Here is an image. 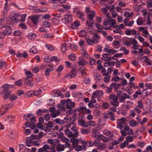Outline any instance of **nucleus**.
<instances>
[{
  "label": "nucleus",
  "mask_w": 152,
  "mask_h": 152,
  "mask_svg": "<svg viewBox=\"0 0 152 152\" xmlns=\"http://www.w3.org/2000/svg\"><path fill=\"white\" fill-rule=\"evenodd\" d=\"M14 87L12 85L5 84L2 86L1 87L3 88L2 94H4V98L5 99L8 98L11 94V91L9 90L10 88Z\"/></svg>",
  "instance_id": "obj_1"
},
{
  "label": "nucleus",
  "mask_w": 152,
  "mask_h": 152,
  "mask_svg": "<svg viewBox=\"0 0 152 152\" xmlns=\"http://www.w3.org/2000/svg\"><path fill=\"white\" fill-rule=\"evenodd\" d=\"M116 23V20L115 19H111L105 20L103 22V25L104 26L102 28L105 30H111L113 29L112 26Z\"/></svg>",
  "instance_id": "obj_2"
},
{
  "label": "nucleus",
  "mask_w": 152,
  "mask_h": 152,
  "mask_svg": "<svg viewBox=\"0 0 152 152\" xmlns=\"http://www.w3.org/2000/svg\"><path fill=\"white\" fill-rule=\"evenodd\" d=\"M118 99L117 96L114 94H111L109 97V101L110 104L115 107H117L119 105Z\"/></svg>",
  "instance_id": "obj_3"
},
{
  "label": "nucleus",
  "mask_w": 152,
  "mask_h": 152,
  "mask_svg": "<svg viewBox=\"0 0 152 152\" xmlns=\"http://www.w3.org/2000/svg\"><path fill=\"white\" fill-rule=\"evenodd\" d=\"M95 15V13L94 11H92L87 14V17L88 20L86 22V24L88 26L91 27L94 21V18Z\"/></svg>",
  "instance_id": "obj_4"
},
{
  "label": "nucleus",
  "mask_w": 152,
  "mask_h": 152,
  "mask_svg": "<svg viewBox=\"0 0 152 152\" xmlns=\"http://www.w3.org/2000/svg\"><path fill=\"white\" fill-rule=\"evenodd\" d=\"M38 152H56L55 149L52 147H50L47 145H44L42 148H39Z\"/></svg>",
  "instance_id": "obj_5"
},
{
  "label": "nucleus",
  "mask_w": 152,
  "mask_h": 152,
  "mask_svg": "<svg viewBox=\"0 0 152 152\" xmlns=\"http://www.w3.org/2000/svg\"><path fill=\"white\" fill-rule=\"evenodd\" d=\"M126 119L124 117H123L117 120V126L120 130H122L124 127L126 125Z\"/></svg>",
  "instance_id": "obj_6"
},
{
  "label": "nucleus",
  "mask_w": 152,
  "mask_h": 152,
  "mask_svg": "<svg viewBox=\"0 0 152 152\" xmlns=\"http://www.w3.org/2000/svg\"><path fill=\"white\" fill-rule=\"evenodd\" d=\"M120 132L122 136H125L127 135L132 134L134 131L132 129H130L129 126L126 125L124 127V129L121 131Z\"/></svg>",
  "instance_id": "obj_7"
},
{
  "label": "nucleus",
  "mask_w": 152,
  "mask_h": 152,
  "mask_svg": "<svg viewBox=\"0 0 152 152\" xmlns=\"http://www.w3.org/2000/svg\"><path fill=\"white\" fill-rule=\"evenodd\" d=\"M53 146L56 148L58 152L64 151L65 148L64 145L61 144L60 141L58 140L54 142Z\"/></svg>",
  "instance_id": "obj_8"
},
{
  "label": "nucleus",
  "mask_w": 152,
  "mask_h": 152,
  "mask_svg": "<svg viewBox=\"0 0 152 152\" xmlns=\"http://www.w3.org/2000/svg\"><path fill=\"white\" fill-rule=\"evenodd\" d=\"M133 45L131 47V48L134 50L138 49L139 52L142 53L143 52V49L142 48L138 49L139 45H137L138 42L134 39H133Z\"/></svg>",
  "instance_id": "obj_9"
},
{
  "label": "nucleus",
  "mask_w": 152,
  "mask_h": 152,
  "mask_svg": "<svg viewBox=\"0 0 152 152\" xmlns=\"http://www.w3.org/2000/svg\"><path fill=\"white\" fill-rule=\"evenodd\" d=\"M66 106L67 109H70L74 107L75 106V102H72L71 99H68L66 100Z\"/></svg>",
  "instance_id": "obj_10"
},
{
  "label": "nucleus",
  "mask_w": 152,
  "mask_h": 152,
  "mask_svg": "<svg viewBox=\"0 0 152 152\" xmlns=\"http://www.w3.org/2000/svg\"><path fill=\"white\" fill-rule=\"evenodd\" d=\"M31 76H28L24 78V83L30 87H32L34 85V83L32 80L30 79Z\"/></svg>",
  "instance_id": "obj_11"
},
{
  "label": "nucleus",
  "mask_w": 152,
  "mask_h": 152,
  "mask_svg": "<svg viewBox=\"0 0 152 152\" xmlns=\"http://www.w3.org/2000/svg\"><path fill=\"white\" fill-rule=\"evenodd\" d=\"M63 20L65 23H70L72 20V16L69 15H66L64 16Z\"/></svg>",
  "instance_id": "obj_12"
},
{
  "label": "nucleus",
  "mask_w": 152,
  "mask_h": 152,
  "mask_svg": "<svg viewBox=\"0 0 152 152\" xmlns=\"http://www.w3.org/2000/svg\"><path fill=\"white\" fill-rule=\"evenodd\" d=\"M7 26L5 27L6 28L3 31L5 35H10L12 32V30L10 25L8 24H7Z\"/></svg>",
  "instance_id": "obj_13"
},
{
  "label": "nucleus",
  "mask_w": 152,
  "mask_h": 152,
  "mask_svg": "<svg viewBox=\"0 0 152 152\" xmlns=\"http://www.w3.org/2000/svg\"><path fill=\"white\" fill-rule=\"evenodd\" d=\"M126 98L130 99L131 97L126 93H124L119 97V101L121 102H123Z\"/></svg>",
  "instance_id": "obj_14"
},
{
  "label": "nucleus",
  "mask_w": 152,
  "mask_h": 152,
  "mask_svg": "<svg viewBox=\"0 0 152 152\" xmlns=\"http://www.w3.org/2000/svg\"><path fill=\"white\" fill-rule=\"evenodd\" d=\"M137 32L134 29H133L131 30L130 29H127L125 32V34L127 35H136Z\"/></svg>",
  "instance_id": "obj_15"
},
{
  "label": "nucleus",
  "mask_w": 152,
  "mask_h": 152,
  "mask_svg": "<svg viewBox=\"0 0 152 152\" xmlns=\"http://www.w3.org/2000/svg\"><path fill=\"white\" fill-rule=\"evenodd\" d=\"M78 125L83 127H87L88 126V124L83 119H79L78 121Z\"/></svg>",
  "instance_id": "obj_16"
},
{
  "label": "nucleus",
  "mask_w": 152,
  "mask_h": 152,
  "mask_svg": "<svg viewBox=\"0 0 152 152\" xmlns=\"http://www.w3.org/2000/svg\"><path fill=\"white\" fill-rule=\"evenodd\" d=\"M78 64L79 66H84L87 64V63L84 60V58L82 57H79L78 58Z\"/></svg>",
  "instance_id": "obj_17"
},
{
  "label": "nucleus",
  "mask_w": 152,
  "mask_h": 152,
  "mask_svg": "<svg viewBox=\"0 0 152 152\" xmlns=\"http://www.w3.org/2000/svg\"><path fill=\"white\" fill-rule=\"evenodd\" d=\"M100 37L96 33L94 34L92 37V39L94 42V44H96L99 42Z\"/></svg>",
  "instance_id": "obj_18"
},
{
  "label": "nucleus",
  "mask_w": 152,
  "mask_h": 152,
  "mask_svg": "<svg viewBox=\"0 0 152 152\" xmlns=\"http://www.w3.org/2000/svg\"><path fill=\"white\" fill-rule=\"evenodd\" d=\"M76 75V73L75 71H72L68 73L65 76L68 79L75 77Z\"/></svg>",
  "instance_id": "obj_19"
},
{
  "label": "nucleus",
  "mask_w": 152,
  "mask_h": 152,
  "mask_svg": "<svg viewBox=\"0 0 152 152\" xmlns=\"http://www.w3.org/2000/svg\"><path fill=\"white\" fill-rule=\"evenodd\" d=\"M71 129L74 132L73 134L74 137H77L79 135L78 128L75 126H74L71 127Z\"/></svg>",
  "instance_id": "obj_20"
},
{
  "label": "nucleus",
  "mask_w": 152,
  "mask_h": 152,
  "mask_svg": "<svg viewBox=\"0 0 152 152\" xmlns=\"http://www.w3.org/2000/svg\"><path fill=\"white\" fill-rule=\"evenodd\" d=\"M76 14L77 17L81 20H82L83 21L84 20V14L83 12L79 10L76 12Z\"/></svg>",
  "instance_id": "obj_21"
},
{
  "label": "nucleus",
  "mask_w": 152,
  "mask_h": 152,
  "mask_svg": "<svg viewBox=\"0 0 152 152\" xmlns=\"http://www.w3.org/2000/svg\"><path fill=\"white\" fill-rule=\"evenodd\" d=\"M4 21L5 19L4 18H2L0 20V29L5 28L7 26V24H8L7 23H4Z\"/></svg>",
  "instance_id": "obj_22"
},
{
  "label": "nucleus",
  "mask_w": 152,
  "mask_h": 152,
  "mask_svg": "<svg viewBox=\"0 0 152 152\" xmlns=\"http://www.w3.org/2000/svg\"><path fill=\"white\" fill-rule=\"evenodd\" d=\"M64 133L66 135H67L69 138L74 137L73 132L70 131L68 129H66L64 130Z\"/></svg>",
  "instance_id": "obj_23"
},
{
  "label": "nucleus",
  "mask_w": 152,
  "mask_h": 152,
  "mask_svg": "<svg viewBox=\"0 0 152 152\" xmlns=\"http://www.w3.org/2000/svg\"><path fill=\"white\" fill-rule=\"evenodd\" d=\"M64 119L66 121L67 123H70L72 124H75V119L74 118H67V117H64Z\"/></svg>",
  "instance_id": "obj_24"
},
{
  "label": "nucleus",
  "mask_w": 152,
  "mask_h": 152,
  "mask_svg": "<svg viewBox=\"0 0 152 152\" xmlns=\"http://www.w3.org/2000/svg\"><path fill=\"white\" fill-rule=\"evenodd\" d=\"M80 25V23L79 21L76 20L72 24V27L73 29H75L77 28Z\"/></svg>",
  "instance_id": "obj_25"
},
{
  "label": "nucleus",
  "mask_w": 152,
  "mask_h": 152,
  "mask_svg": "<svg viewBox=\"0 0 152 152\" xmlns=\"http://www.w3.org/2000/svg\"><path fill=\"white\" fill-rule=\"evenodd\" d=\"M120 86V85L119 83L115 84V83H112L110 84V87L112 88V89L114 88L115 90H117L118 88Z\"/></svg>",
  "instance_id": "obj_26"
},
{
  "label": "nucleus",
  "mask_w": 152,
  "mask_h": 152,
  "mask_svg": "<svg viewBox=\"0 0 152 152\" xmlns=\"http://www.w3.org/2000/svg\"><path fill=\"white\" fill-rule=\"evenodd\" d=\"M142 94V92L140 89H138L134 94L133 97L134 98H137L139 95H140Z\"/></svg>",
  "instance_id": "obj_27"
},
{
  "label": "nucleus",
  "mask_w": 152,
  "mask_h": 152,
  "mask_svg": "<svg viewBox=\"0 0 152 152\" xmlns=\"http://www.w3.org/2000/svg\"><path fill=\"white\" fill-rule=\"evenodd\" d=\"M31 19L32 22L34 24L37 23L39 20V18L37 15L31 17Z\"/></svg>",
  "instance_id": "obj_28"
},
{
  "label": "nucleus",
  "mask_w": 152,
  "mask_h": 152,
  "mask_svg": "<svg viewBox=\"0 0 152 152\" xmlns=\"http://www.w3.org/2000/svg\"><path fill=\"white\" fill-rule=\"evenodd\" d=\"M86 40L87 43L88 45L92 46L93 45V44H94V42L93 39L88 38H86Z\"/></svg>",
  "instance_id": "obj_29"
},
{
  "label": "nucleus",
  "mask_w": 152,
  "mask_h": 152,
  "mask_svg": "<svg viewBox=\"0 0 152 152\" xmlns=\"http://www.w3.org/2000/svg\"><path fill=\"white\" fill-rule=\"evenodd\" d=\"M109 55L108 54L105 53L103 54L102 57L101 58V59L104 61H110V57H108L107 56Z\"/></svg>",
  "instance_id": "obj_30"
},
{
  "label": "nucleus",
  "mask_w": 152,
  "mask_h": 152,
  "mask_svg": "<svg viewBox=\"0 0 152 152\" xmlns=\"http://www.w3.org/2000/svg\"><path fill=\"white\" fill-rule=\"evenodd\" d=\"M97 147L99 150H103L104 149L106 148L107 146L106 144L100 143H99L98 145H97Z\"/></svg>",
  "instance_id": "obj_31"
},
{
  "label": "nucleus",
  "mask_w": 152,
  "mask_h": 152,
  "mask_svg": "<svg viewBox=\"0 0 152 152\" xmlns=\"http://www.w3.org/2000/svg\"><path fill=\"white\" fill-rule=\"evenodd\" d=\"M97 134L95 135L94 134H92L91 136L93 138H96V139H98L99 140H102L103 137L104 136V135L102 134H100L99 135H98L97 136Z\"/></svg>",
  "instance_id": "obj_32"
},
{
  "label": "nucleus",
  "mask_w": 152,
  "mask_h": 152,
  "mask_svg": "<svg viewBox=\"0 0 152 152\" xmlns=\"http://www.w3.org/2000/svg\"><path fill=\"white\" fill-rule=\"evenodd\" d=\"M120 50L124 51V53L125 55H127L129 53V50L126 49V48L124 46L122 47L120 49Z\"/></svg>",
  "instance_id": "obj_33"
},
{
  "label": "nucleus",
  "mask_w": 152,
  "mask_h": 152,
  "mask_svg": "<svg viewBox=\"0 0 152 152\" xmlns=\"http://www.w3.org/2000/svg\"><path fill=\"white\" fill-rule=\"evenodd\" d=\"M54 121L55 122L60 125L63 124L64 123V121L61 120L60 119L58 118L56 119Z\"/></svg>",
  "instance_id": "obj_34"
},
{
  "label": "nucleus",
  "mask_w": 152,
  "mask_h": 152,
  "mask_svg": "<svg viewBox=\"0 0 152 152\" xmlns=\"http://www.w3.org/2000/svg\"><path fill=\"white\" fill-rule=\"evenodd\" d=\"M53 69L52 68H48L45 71V75L47 76H48L49 75L50 73L53 71Z\"/></svg>",
  "instance_id": "obj_35"
},
{
  "label": "nucleus",
  "mask_w": 152,
  "mask_h": 152,
  "mask_svg": "<svg viewBox=\"0 0 152 152\" xmlns=\"http://www.w3.org/2000/svg\"><path fill=\"white\" fill-rule=\"evenodd\" d=\"M47 66L49 67L50 68L52 69L53 67V65L51 63H50L47 65H42L41 66V68L44 69L46 68V67H47Z\"/></svg>",
  "instance_id": "obj_36"
},
{
  "label": "nucleus",
  "mask_w": 152,
  "mask_h": 152,
  "mask_svg": "<svg viewBox=\"0 0 152 152\" xmlns=\"http://www.w3.org/2000/svg\"><path fill=\"white\" fill-rule=\"evenodd\" d=\"M39 139V137L37 135L31 134L30 137V140H38Z\"/></svg>",
  "instance_id": "obj_37"
},
{
  "label": "nucleus",
  "mask_w": 152,
  "mask_h": 152,
  "mask_svg": "<svg viewBox=\"0 0 152 152\" xmlns=\"http://www.w3.org/2000/svg\"><path fill=\"white\" fill-rule=\"evenodd\" d=\"M20 148L19 149V152H25V151L27 149L25 145H20Z\"/></svg>",
  "instance_id": "obj_38"
},
{
  "label": "nucleus",
  "mask_w": 152,
  "mask_h": 152,
  "mask_svg": "<svg viewBox=\"0 0 152 152\" xmlns=\"http://www.w3.org/2000/svg\"><path fill=\"white\" fill-rule=\"evenodd\" d=\"M28 37L29 38L31 39H34L36 37V35L35 34L32 33H30L28 34Z\"/></svg>",
  "instance_id": "obj_39"
},
{
  "label": "nucleus",
  "mask_w": 152,
  "mask_h": 152,
  "mask_svg": "<svg viewBox=\"0 0 152 152\" xmlns=\"http://www.w3.org/2000/svg\"><path fill=\"white\" fill-rule=\"evenodd\" d=\"M76 58V56L74 54H71L68 57V59L72 61L75 60Z\"/></svg>",
  "instance_id": "obj_40"
},
{
  "label": "nucleus",
  "mask_w": 152,
  "mask_h": 152,
  "mask_svg": "<svg viewBox=\"0 0 152 152\" xmlns=\"http://www.w3.org/2000/svg\"><path fill=\"white\" fill-rule=\"evenodd\" d=\"M129 124L131 126L134 127L136 126L137 122L135 120L133 119L129 121Z\"/></svg>",
  "instance_id": "obj_41"
},
{
  "label": "nucleus",
  "mask_w": 152,
  "mask_h": 152,
  "mask_svg": "<svg viewBox=\"0 0 152 152\" xmlns=\"http://www.w3.org/2000/svg\"><path fill=\"white\" fill-rule=\"evenodd\" d=\"M103 76H107L108 75V72L107 71L105 68H103L101 71Z\"/></svg>",
  "instance_id": "obj_42"
},
{
  "label": "nucleus",
  "mask_w": 152,
  "mask_h": 152,
  "mask_svg": "<svg viewBox=\"0 0 152 152\" xmlns=\"http://www.w3.org/2000/svg\"><path fill=\"white\" fill-rule=\"evenodd\" d=\"M15 85L20 87L22 86V80L21 79L18 80L15 82Z\"/></svg>",
  "instance_id": "obj_43"
},
{
  "label": "nucleus",
  "mask_w": 152,
  "mask_h": 152,
  "mask_svg": "<svg viewBox=\"0 0 152 152\" xmlns=\"http://www.w3.org/2000/svg\"><path fill=\"white\" fill-rule=\"evenodd\" d=\"M46 47L48 50H53L55 48L54 46L50 45H46Z\"/></svg>",
  "instance_id": "obj_44"
},
{
  "label": "nucleus",
  "mask_w": 152,
  "mask_h": 152,
  "mask_svg": "<svg viewBox=\"0 0 152 152\" xmlns=\"http://www.w3.org/2000/svg\"><path fill=\"white\" fill-rule=\"evenodd\" d=\"M133 40L132 41L126 40L125 42V45L128 47L130 46L132 44Z\"/></svg>",
  "instance_id": "obj_45"
},
{
  "label": "nucleus",
  "mask_w": 152,
  "mask_h": 152,
  "mask_svg": "<svg viewBox=\"0 0 152 152\" xmlns=\"http://www.w3.org/2000/svg\"><path fill=\"white\" fill-rule=\"evenodd\" d=\"M108 114L110 115V119L112 121H114L115 119L114 117V113H113L109 112Z\"/></svg>",
  "instance_id": "obj_46"
},
{
  "label": "nucleus",
  "mask_w": 152,
  "mask_h": 152,
  "mask_svg": "<svg viewBox=\"0 0 152 152\" xmlns=\"http://www.w3.org/2000/svg\"><path fill=\"white\" fill-rule=\"evenodd\" d=\"M53 36V34H45L43 35V37L47 39H49L52 37Z\"/></svg>",
  "instance_id": "obj_47"
},
{
  "label": "nucleus",
  "mask_w": 152,
  "mask_h": 152,
  "mask_svg": "<svg viewBox=\"0 0 152 152\" xmlns=\"http://www.w3.org/2000/svg\"><path fill=\"white\" fill-rule=\"evenodd\" d=\"M63 69L64 66L61 65H60L56 69V71L58 73H60L63 70Z\"/></svg>",
  "instance_id": "obj_48"
},
{
  "label": "nucleus",
  "mask_w": 152,
  "mask_h": 152,
  "mask_svg": "<svg viewBox=\"0 0 152 152\" xmlns=\"http://www.w3.org/2000/svg\"><path fill=\"white\" fill-rule=\"evenodd\" d=\"M58 61V58L57 56H53L51 57L50 58L49 61Z\"/></svg>",
  "instance_id": "obj_49"
},
{
  "label": "nucleus",
  "mask_w": 152,
  "mask_h": 152,
  "mask_svg": "<svg viewBox=\"0 0 152 152\" xmlns=\"http://www.w3.org/2000/svg\"><path fill=\"white\" fill-rule=\"evenodd\" d=\"M81 132L85 134H87L89 133L88 130L85 129H82L81 130Z\"/></svg>",
  "instance_id": "obj_50"
},
{
  "label": "nucleus",
  "mask_w": 152,
  "mask_h": 152,
  "mask_svg": "<svg viewBox=\"0 0 152 152\" xmlns=\"http://www.w3.org/2000/svg\"><path fill=\"white\" fill-rule=\"evenodd\" d=\"M103 108L105 109H107L109 107V104L108 102H104L102 103Z\"/></svg>",
  "instance_id": "obj_51"
},
{
  "label": "nucleus",
  "mask_w": 152,
  "mask_h": 152,
  "mask_svg": "<svg viewBox=\"0 0 152 152\" xmlns=\"http://www.w3.org/2000/svg\"><path fill=\"white\" fill-rule=\"evenodd\" d=\"M43 26L45 27H49L51 26V23L47 21H44L43 22Z\"/></svg>",
  "instance_id": "obj_52"
},
{
  "label": "nucleus",
  "mask_w": 152,
  "mask_h": 152,
  "mask_svg": "<svg viewBox=\"0 0 152 152\" xmlns=\"http://www.w3.org/2000/svg\"><path fill=\"white\" fill-rule=\"evenodd\" d=\"M104 89L105 91H106L107 92V93H109L112 92V89L111 87H104Z\"/></svg>",
  "instance_id": "obj_53"
},
{
  "label": "nucleus",
  "mask_w": 152,
  "mask_h": 152,
  "mask_svg": "<svg viewBox=\"0 0 152 152\" xmlns=\"http://www.w3.org/2000/svg\"><path fill=\"white\" fill-rule=\"evenodd\" d=\"M29 52L31 53L35 54L37 53L38 52V51L36 49L34 48H32L30 49Z\"/></svg>",
  "instance_id": "obj_54"
},
{
  "label": "nucleus",
  "mask_w": 152,
  "mask_h": 152,
  "mask_svg": "<svg viewBox=\"0 0 152 152\" xmlns=\"http://www.w3.org/2000/svg\"><path fill=\"white\" fill-rule=\"evenodd\" d=\"M96 79L97 80H100L102 79V76L99 73H96L95 75Z\"/></svg>",
  "instance_id": "obj_55"
},
{
  "label": "nucleus",
  "mask_w": 152,
  "mask_h": 152,
  "mask_svg": "<svg viewBox=\"0 0 152 152\" xmlns=\"http://www.w3.org/2000/svg\"><path fill=\"white\" fill-rule=\"evenodd\" d=\"M116 107H115L113 106V107L110 108L109 110L108 111V113H109V112L113 113V112L116 111Z\"/></svg>",
  "instance_id": "obj_56"
},
{
  "label": "nucleus",
  "mask_w": 152,
  "mask_h": 152,
  "mask_svg": "<svg viewBox=\"0 0 152 152\" xmlns=\"http://www.w3.org/2000/svg\"><path fill=\"white\" fill-rule=\"evenodd\" d=\"M34 91H29L27 92V95L29 97H32L34 95Z\"/></svg>",
  "instance_id": "obj_57"
},
{
  "label": "nucleus",
  "mask_w": 152,
  "mask_h": 152,
  "mask_svg": "<svg viewBox=\"0 0 152 152\" xmlns=\"http://www.w3.org/2000/svg\"><path fill=\"white\" fill-rule=\"evenodd\" d=\"M143 23V21L142 19H141L140 18H139L137 20V24L138 25H142Z\"/></svg>",
  "instance_id": "obj_58"
},
{
  "label": "nucleus",
  "mask_w": 152,
  "mask_h": 152,
  "mask_svg": "<svg viewBox=\"0 0 152 152\" xmlns=\"http://www.w3.org/2000/svg\"><path fill=\"white\" fill-rule=\"evenodd\" d=\"M86 32L84 30L81 31L79 34V36L81 37H83L86 35Z\"/></svg>",
  "instance_id": "obj_59"
},
{
  "label": "nucleus",
  "mask_w": 152,
  "mask_h": 152,
  "mask_svg": "<svg viewBox=\"0 0 152 152\" xmlns=\"http://www.w3.org/2000/svg\"><path fill=\"white\" fill-rule=\"evenodd\" d=\"M105 76L104 78V81L105 83H108L110 80V76L108 75L107 76Z\"/></svg>",
  "instance_id": "obj_60"
},
{
  "label": "nucleus",
  "mask_w": 152,
  "mask_h": 152,
  "mask_svg": "<svg viewBox=\"0 0 152 152\" xmlns=\"http://www.w3.org/2000/svg\"><path fill=\"white\" fill-rule=\"evenodd\" d=\"M98 94L97 91H94L92 94V95L91 96V99H94L98 96Z\"/></svg>",
  "instance_id": "obj_61"
},
{
  "label": "nucleus",
  "mask_w": 152,
  "mask_h": 152,
  "mask_svg": "<svg viewBox=\"0 0 152 152\" xmlns=\"http://www.w3.org/2000/svg\"><path fill=\"white\" fill-rule=\"evenodd\" d=\"M34 141L33 140H29V141H27V143H26V146L28 147H30L32 145V142Z\"/></svg>",
  "instance_id": "obj_62"
},
{
  "label": "nucleus",
  "mask_w": 152,
  "mask_h": 152,
  "mask_svg": "<svg viewBox=\"0 0 152 152\" xmlns=\"http://www.w3.org/2000/svg\"><path fill=\"white\" fill-rule=\"evenodd\" d=\"M71 141L73 143V144H76V145L79 142V140L75 139H71Z\"/></svg>",
  "instance_id": "obj_63"
},
{
  "label": "nucleus",
  "mask_w": 152,
  "mask_h": 152,
  "mask_svg": "<svg viewBox=\"0 0 152 152\" xmlns=\"http://www.w3.org/2000/svg\"><path fill=\"white\" fill-rule=\"evenodd\" d=\"M26 14H24L23 15H22L20 16V20H21L23 22L25 21L26 19Z\"/></svg>",
  "instance_id": "obj_64"
}]
</instances>
